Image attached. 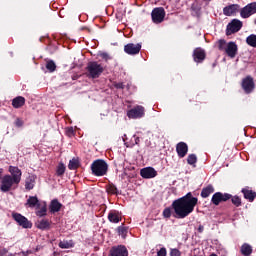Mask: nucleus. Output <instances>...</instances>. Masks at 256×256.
<instances>
[{
	"mask_svg": "<svg viewBox=\"0 0 256 256\" xmlns=\"http://www.w3.org/2000/svg\"><path fill=\"white\" fill-rule=\"evenodd\" d=\"M197 203H199V199H197V197H193V194L189 192L185 196L174 200L172 203V209H174L177 219H185V217H189V215L195 211Z\"/></svg>",
	"mask_w": 256,
	"mask_h": 256,
	"instance_id": "1",
	"label": "nucleus"
},
{
	"mask_svg": "<svg viewBox=\"0 0 256 256\" xmlns=\"http://www.w3.org/2000/svg\"><path fill=\"white\" fill-rule=\"evenodd\" d=\"M217 48L219 51L225 53L230 59H235L237 56V51H239V47L235 42H227L225 40H218L216 42Z\"/></svg>",
	"mask_w": 256,
	"mask_h": 256,
	"instance_id": "2",
	"label": "nucleus"
},
{
	"mask_svg": "<svg viewBox=\"0 0 256 256\" xmlns=\"http://www.w3.org/2000/svg\"><path fill=\"white\" fill-rule=\"evenodd\" d=\"M86 71L89 79H99L103 74V71H105V68L99 62L93 61L88 63Z\"/></svg>",
	"mask_w": 256,
	"mask_h": 256,
	"instance_id": "3",
	"label": "nucleus"
},
{
	"mask_svg": "<svg viewBox=\"0 0 256 256\" xmlns=\"http://www.w3.org/2000/svg\"><path fill=\"white\" fill-rule=\"evenodd\" d=\"M19 182L16 181L10 174H6L0 180V191L2 193H9L12 189H16Z\"/></svg>",
	"mask_w": 256,
	"mask_h": 256,
	"instance_id": "4",
	"label": "nucleus"
},
{
	"mask_svg": "<svg viewBox=\"0 0 256 256\" xmlns=\"http://www.w3.org/2000/svg\"><path fill=\"white\" fill-rule=\"evenodd\" d=\"M92 173L96 177H103V175H107V171L109 166L105 160H95L91 165Z\"/></svg>",
	"mask_w": 256,
	"mask_h": 256,
	"instance_id": "5",
	"label": "nucleus"
},
{
	"mask_svg": "<svg viewBox=\"0 0 256 256\" xmlns=\"http://www.w3.org/2000/svg\"><path fill=\"white\" fill-rule=\"evenodd\" d=\"M127 117L129 119H141L145 117V108L143 106H135L134 108L128 110Z\"/></svg>",
	"mask_w": 256,
	"mask_h": 256,
	"instance_id": "6",
	"label": "nucleus"
},
{
	"mask_svg": "<svg viewBox=\"0 0 256 256\" xmlns=\"http://www.w3.org/2000/svg\"><path fill=\"white\" fill-rule=\"evenodd\" d=\"M12 217L16 223H18V225L24 229H31V227H33V223H31L25 216L19 213H13Z\"/></svg>",
	"mask_w": 256,
	"mask_h": 256,
	"instance_id": "7",
	"label": "nucleus"
},
{
	"mask_svg": "<svg viewBox=\"0 0 256 256\" xmlns=\"http://www.w3.org/2000/svg\"><path fill=\"white\" fill-rule=\"evenodd\" d=\"M255 13L256 2L250 3L240 10V16L242 19H249V17H251V15H255Z\"/></svg>",
	"mask_w": 256,
	"mask_h": 256,
	"instance_id": "8",
	"label": "nucleus"
},
{
	"mask_svg": "<svg viewBox=\"0 0 256 256\" xmlns=\"http://www.w3.org/2000/svg\"><path fill=\"white\" fill-rule=\"evenodd\" d=\"M243 27V22L237 19H233L228 25L226 29L227 35H233V33H237L241 31V28Z\"/></svg>",
	"mask_w": 256,
	"mask_h": 256,
	"instance_id": "9",
	"label": "nucleus"
},
{
	"mask_svg": "<svg viewBox=\"0 0 256 256\" xmlns=\"http://www.w3.org/2000/svg\"><path fill=\"white\" fill-rule=\"evenodd\" d=\"M151 16L153 23H163L165 19V9L163 7L154 8Z\"/></svg>",
	"mask_w": 256,
	"mask_h": 256,
	"instance_id": "10",
	"label": "nucleus"
},
{
	"mask_svg": "<svg viewBox=\"0 0 256 256\" xmlns=\"http://www.w3.org/2000/svg\"><path fill=\"white\" fill-rule=\"evenodd\" d=\"M231 199V194L228 193H221V192H216L211 199V202L213 205H219L220 203H224L225 201H229Z\"/></svg>",
	"mask_w": 256,
	"mask_h": 256,
	"instance_id": "11",
	"label": "nucleus"
},
{
	"mask_svg": "<svg viewBox=\"0 0 256 256\" xmlns=\"http://www.w3.org/2000/svg\"><path fill=\"white\" fill-rule=\"evenodd\" d=\"M242 89L245 93L249 94L255 89V82L253 81V77L247 76L242 80Z\"/></svg>",
	"mask_w": 256,
	"mask_h": 256,
	"instance_id": "12",
	"label": "nucleus"
},
{
	"mask_svg": "<svg viewBox=\"0 0 256 256\" xmlns=\"http://www.w3.org/2000/svg\"><path fill=\"white\" fill-rule=\"evenodd\" d=\"M140 175L143 179H154L157 175V170L153 167H146L140 170Z\"/></svg>",
	"mask_w": 256,
	"mask_h": 256,
	"instance_id": "13",
	"label": "nucleus"
},
{
	"mask_svg": "<svg viewBox=\"0 0 256 256\" xmlns=\"http://www.w3.org/2000/svg\"><path fill=\"white\" fill-rule=\"evenodd\" d=\"M110 256H129L127 248L123 245L112 247L110 250Z\"/></svg>",
	"mask_w": 256,
	"mask_h": 256,
	"instance_id": "14",
	"label": "nucleus"
},
{
	"mask_svg": "<svg viewBox=\"0 0 256 256\" xmlns=\"http://www.w3.org/2000/svg\"><path fill=\"white\" fill-rule=\"evenodd\" d=\"M124 51L128 55H137L139 54V51H141V44L129 43L124 46Z\"/></svg>",
	"mask_w": 256,
	"mask_h": 256,
	"instance_id": "15",
	"label": "nucleus"
},
{
	"mask_svg": "<svg viewBox=\"0 0 256 256\" xmlns=\"http://www.w3.org/2000/svg\"><path fill=\"white\" fill-rule=\"evenodd\" d=\"M8 172L10 173V177H13L18 183H21V169L17 166H9Z\"/></svg>",
	"mask_w": 256,
	"mask_h": 256,
	"instance_id": "16",
	"label": "nucleus"
},
{
	"mask_svg": "<svg viewBox=\"0 0 256 256\" xmlns=\"http://www.w3.org/2000/svg\"><path fill=\"white\" fill-rule=\"evenodd\" d=\"M176 151L178 153V157L183 159V157H185V155H187V153L189 151V147L187 146V143L180 142L176 146Z\"/></svg>",
	"mask_w": 256,
	"mask_h": 256,
	"instance_id": "17",
	"label": "nucleus"
},
{
	"mask_svg": "<svg viewBox=\"0 0 256 256\" xmlns=\"http://www.w3.org/2000/svg\"><path fill=\"white\" fill-rule=\"evenodd\" d=\"M240 9L238 4H231L229 6L224 7L223 13L226 17H231V15H235Z\"/></svg>",
	"mask_w": 256,
	"mask_h": 256,
	"instance_id": "18",
	"label": "nucleus"
},
{
	"mask_svg": "<svg viewBox=\"0 0 256 256\" xmlns=\"http://www.w3.org/2000/svg\"><path fill=\"white\" fill-rule=\"evenodd\" d=\"M193 57L196 63H201V61L205 60V50L201 48H196L194 50Z\"/></svg>",
	"mask_w": 256,
	"mask_h": 256,
	"instance_id": "19",
	"label": "nucleus"
},
{
	"mask_svg": "<svg viewBox=\"0 0 256 256\" xmlns=\"http://www.w3.org/2000/svg\"><path fill=\"white\" fill-rule=\"evenodd\" d=\"M242 193L244 195V198L250 201V203H253V201H255V197H256L255 191L249 188H243Z\"/></svg>",
	"mask_w": 256,
	"mask_h": 256,
	"instance_id": "20",
	"label": "nucleus"
},
{
	"mask_svg": "<svg viewBox=\"0 0 256 256\" xmlns=\"http://www.w3.org/2000/svg\"><path fill=\"white\" fill-rule=\"evenodd\" d=\"M122 139L126 145V147H135V145H139V137H136L135 135L132 137V139L130 140V142H127V134H124L122 136Z\"/></svg>",
	"mask_w": 256,
	"mask_h": 256,
	"instance_id": "21",
	"label": "nucleus"
},
{
	"mask_svg": "<svg viewBox=\"0 0 256 256\" xmlns=\"http://www.w3.org/2000/svg\"><path fill=\"white\" fill-rule=\"evenodd\" d=\"M122 217H121V213L117 212V211H111L108 214V221H110V223H119V221H121Z\"/></svg>",
	"mask_w": 256,
	"mask_h": 256,
	"instance_id": "22",
	"label": "nucleus"
},
{
	"mask_svg": "<svg viewBox=\"0 0 256 256\" xmlns=\"http://www.w3.org/2000/svg\"><path fill=\"white\" fill-rule=\"evenodd\" d=\"M25 105V97L18 96L12 100V107L14 109H21Z\"/></svg>",
	"mask_w": 256,
	"mask_h": 256,
	"instance_id": "23",
	"label": "nucleus"
},
{
	"mask_svg": "<svg viewBox=\"0 0 256 256\" xmlns=\"http://www.w3.org/2000/svg\"><path fill=\"white\" fill-rule=\"evenodd\" d=\"M36 227L37 229L45 231V229H49V227H51V222H49L48 219H41L36 222Z\"/></svg>",
	"mask_w": 256,
	"mask_h": 256,
	"instance_id": "24",
	"label": "nucleus"
},
{
	"mask_svg": "<svg viewBox=\"0 0 256 256\" xmlns=\"http://www.w3.org/2000/svg\"><path fill=\"white\" fill-rule=\"evenodd\" d=\"M61 207H63V205L61 203H59V201L52 200L50 203V212L51 213H59V211H61Z\"/></svg>",
	"mask_w": 256,
	"mask_h": 256,
	"instance_id": "25",
	"label": "nucleus"
},
{
	"mask_svg": "<svg viewBox=\"0 0 256 256\" xmlns=\"http://www.w3.org/2000/svg\"><path fill=\"white\" fill-rule=\"evenodd\" d=\"M37 211H36V215L37 217H45V215H47V204L45 203H40L37 206Z\"/></svg>",
	"mask_w": 256,
	"mask_h": 256,
	"instance_id": "26",
	"label": "nucleus"
},
{
	"mask_svg": "<svg viewBox=\"0 0 256 256\" xmlns=\"http://www.w3.org/2000/svg\"><path fill=\"white\" fill-rule=\"evenodd\" d=\"M215 192V188H213L212 185H208L207 187L202 189L201 192V197H203V199H207V197H209V195H211V193Z\"/></svg>",
	"mask_w": 256,
	"mask_h": 256,
	"instance_id": "27",
	"label": "nucleus"
},
{
	"mask_svg": "<svg viewBox=\"0 0 256 256\" xmlns=\"http://www.w3.org/2000/svg\"><path fill=\"white\" fill-rule=\"evenodd\" d=\"M35 187V176H29L25 182V189L31 191Z\"/></svg>",
	"mask_w": 256,
	"mask_h": 256,
	"instance_id": "28",
	"label": "nucleus"
},
{
	"mask_svg": "<svg viewBox=\"0 0 256 256\" xmlns=\"http://www.w3.org/2000/svg\"><path fill=\"white\" fill-rule=\"evenodd\" d=\"M242 255L249 256L253 253V248L249 244H243L241 247Z\"/></svg>",
	"mask_w": 256,
	"mask_h": 256,
	"instance_id": "29",
	"label": "nucleus"
},
{
	"mask_svg": "<svg viewBox=\"0 0 256 256\" xmlns=\"http://www.w3.org/2000/svg\"><path fill=\"white\" fill-rule=\"evenodd\" d=\"M41 203H39V199H37V197L35 196H30L27 200V205L29 207H37L39 206Z\"/></svg>",
	"mask_w": 256,
	"mask_h": 256,
	"instance_id": "30",
	"label": "nucleus"
},
{
	"mask_svg": "<svg viewBox=\"0 0 256 256\" xmlns=\"http://www.w3.org/2000/svg\"><path fill=\"white\" fill-rule=\"evenodd\" d=\"M246 43H247V45H249L250 47L256 48V35H255V34H251L250 36H248V37L246 38Z\"/></svg>",
	"mask_w": 256,
	"mask_h": 256,
	"instance_id": "31",
	"label": "nucleus"
},
{
	"mask_svg": "<svg viewBox=\"0 0 256 256\" xmlns=\"http://www.w3.org/2000/svg\"><path fill=\"white\" fill-rule=\"evenodd\" d=\"M68 169H70L72 171L75 169H79V159L73 158L72 160H70V162L68 164Z\"/></svg>",
	"mask_w": 256,
	"mask_h": 256,
	"instance_id": "32",
	"label": "nucleus"
},
{
	"mask_svg": "<svg viewBox=\"0 0 256 256\" xmlns=\"http://www.w3.org/2000/svg\"><path fill=\"white\" fill-rule=\"evenodd\" d=\"M46 69H48L50 73H53V71L57 69V65H55V62L53 60L47 61Z\"/></svg>",
	"mask_w": 256,
	"mask_h": 256,
	"instance_id": "33",
	"label": "nucleus"
},
{
	"mask_svg": "<svg viewBox=\"0 0 256 256\" xmlns=\"http://www.w3.org/2000/svg\"><path fill=\"white\" fill-rule=\"evenodd\" d=\"M60 249H71L73 247V242L72 241H61L59 243Z\"/></svg>",
	"mask_w": 256,
	"mask_h": 256,
	"instance_id": "34",
	"label": "nucleus"
},
{
	"mask_svg": "<svg viewBox=\"0 0 256 256\" xmlns=\"http://www.w3.org/2000/svg\"><path fill=\"white\" fill-rule=\"evenodd\" d=\"M65 174V164L60 163L57 166V170H56V175H58V177H61V175Z\"/></svg>",
	"mask_w": 256,
	"mask_h": 256,
	"instance_id": "35",
	"label": "nucleus"
},
{
	"mask_svg": "<svg viewBox=\"0 0 256 256\" xmlns=\"http://www.w3.org/2000/svg\"><path fill=\"white\" fill-rule=\"evenodd\" d=\"M188 165H195L197 163V156L195 154H190L187 158Z\"/></svg>",
	"mask_w": 256,
	"mask_h": 256,
	"instance_id": "36",
	"label": "nucleus"
},
{
	"mask_svg": "<svg viewBox=\"0 0 256 256\" xmlns=\"http://www.w3.org/2000/svg\"><path fill=\"white\" fill-rule=\"evenodd\" d=\"M172 213H173V211L171 210L170 207L165 208L164 211H163V217L165 219H169L171 217Z\"/></svg>",
	"mask_w": 256,
	"mask_h": 256,
	"instance_id": "37",
	"label": "nucleus"
},
{
	"mask_svg": "<svg viewBox=\"0 0 256 256\" xmlns=\"http://www.w3.org/2000/svg\"><path fill=\"white\" fill-rule=\"evenodd\" d=\"M107 193H109L110 195H115L117 193V187H115L114 185H108Z\"/></svg>",
	"mask_w": 256,
	"mask_h": 256,
	"instance_id": "38",
	"label": "nucleus"
},
{
	"mask_svg": "<svg viewBox=\"0 0 256 256\" xmlns=\"http://www.w3.org/2000/svg\"><path fill=\"white\" fill-rule=\"evenodd\" d=\"M232 203L235 207H241V198L238 196L232 197Z\"/></svg>",
	"mask_w": 256,
	"mask_h": 256,
	"instance_id": "39",
	"label": "nucleus"
},
{
	"mask_svg": "<svg viewBox=\"0 0 256 256\" xmlns=\"http://www.w3.org/2000/svg\"><path fill=\"white\" fill-rule=\"evenodd\" d=\"M118 233H119V235H122V237H125L127 230L125 229V227L120 226V227H118Z\"/></svg>",
	"mask_w": 256,
	"mask_h": 256,
	"instance_id": "40",
	"label": "nucleus"
},
{
	"mask_svg": "<svg viewBox=\"0 0 256 256\" xmlns=\"http://www.w3.org/2000/svg\"><path fill=\"white\" fill-rule=\"evenodd\" d=\"M158 256H167V249L165 248H161L158 252H157Z\"/></svg>",
	"mask_w": 256,
	"mask_h": 256,
	"instance_id": "41",
	"label": "nucleus"
},
{
	"mask_svg": "<svg viewBox=\"0 0 256 256\" xmlns=\"http://www.w3.org/2000/svg\"><path fill=\"white\" fill-rule=\"evenodd\" d=\"M171 256H181V251H179L178 249H172L170 252Z\"/></svg>",
	"mask_w": 256,
	"mask_h": 256,
	"instance_id": "42",
	"label": "nucleus"
},
{
	"mask_svg": "<svg viewBox=\"0 0 256 256\" xmlns=\"http://www.w3.org/2000/svg\"><path fill=\"white\" fill-rule=\"evenodd\" d=\"M114 87H116V89H124L125 85L123 84V82H119L115 83Z\"/></svg>",
	"mask_w": 256,
	"mask_h": 256,
	"instance_id": "43",
	"label": "nucleus"
},
{
	"mask_svg": "<svg viewBox=\"0 0 256 256\" xmlns=\"http://www.w3.org/2000/svg\"><path fill=\"white\" fill-rule=\"evenodd\" d=\"M15 125L16 127H23V121L21 120V118L16 119Z\"/></svg>",
	"mask_w": 256,
	"mask_h": 256,
	"instance_id": "44",
	"label": "nucleus"
},
{
	"mask_svg": "<svg viewBox=\"0 0 256 256\" xmlns=\"http://www.w3.org/2000/svg\"><path fill=\"white\" fill-rule=\"evenodd\" d=\"M102 59H104L105 61H109V55H107L106 53H102L101 54Z\"/></svg>",
	"mask_w": 256,
	"mask_h": 256,
	"instance_id": "45",
	"label": "nucleus"
},
{
	"mask_svg": "<svg viewBox=\"0 0 256 256\" xmlns=\"http://www.w3.org/2000/svg\"><path fill=\"white\" fill-rule=\"evenodd\" d=\"M3 179V168H0V181Z\"/></svg>",
	"mask_w": 256,
	"mask_h": 256,
	"instance_id": "46",
	"label": "nucleus"
}]
</instances>
